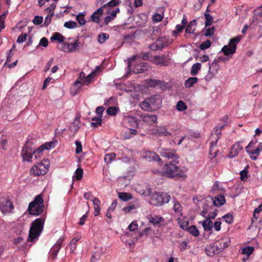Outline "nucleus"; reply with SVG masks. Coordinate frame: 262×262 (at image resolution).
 I'll use <instances>...</instances> for the list:
<instances>
[{"mask_svg": "<svg viewBox=\"0 0 262 262\" xmlns=\"http://www.w3.org/2000/svg\"><path fill=\"white\" fill-rule=\"evenodd\" d=\"M239 151H240L238 150V149H237L236 148H235V146L232 145V146L231 148V150L229 152V153L228 154L227 156L229 158H232L235 157L238 155Z\"/></svg>", "mask_w": 262, "mask_h": 262, "instance_id": "obj_42", "label": "nucleus"}, {"mask_svg": "<svg viewBox=\"0 0 262 262\" xmlns=\"http://www.w3.org/2000/svg\"><path fill=\"white\" fill-rule=\"evenodd\" d=\"M123 123L127 127L135 128L138 126V120L135 117L125 116L123 118Z\"/></svg>", "mask_w": 262, "mask_h": 262, "instance_id": "obj_14", "label": "nucleus"}, {"mask_svg": "<svg viewBox=\"0 0 262 262\" xmlns=\"http://www.w3.org/2000/svg\"><path fill=\"white\" fill-rule=\"evenodd\" d=\"M102 255L101 250L99 249L96 251L94 252L92 255L91 261L92 262H97L98 260H99Z\"/></svg>", "mask_w": 262, "mask_h": 262, "instance_id": "obj_38", "label": "nucleus"}, {"mask_svg": "<svg viewBox=\"0 0 262 262\" xmlns=\"http://www.w3.org/2000/svg\"><path fill=\"white\" fill-rule=\"evenodd\" d=\"M211 41L210 40H206V41L203 42L200 46V48L202 50H204L205 49H207L209 48L211 46Z\"/></svg>", "mask_w": 262, "mask_h": 262, "instance_id": "obj_56", "label": "nucleus"}, {"mask_svg": "<svg viewBox=\"0 0 262 262\" xmlns=\"http://www.w3.org/2000/svg\"><path fill=\"white\" fill-rule=\"evenodd\" d=\"M213 225V223L209 218H206L202 222V225L205 231H211Z\"/></svg>", "mask_w": 262, "mask_h": 262, "instance_id": "obj_29", "label": "nucleus"}, {"mask_svg": "<svg viewBox=\"0 0 262 262\" xmlns=\"http://www.w3.org/2000/svg\"><path fill=\"white\" fill-rule=\"evenodd\" d=\"M210 208V207H209L207 205L204 204L203 206V210L201 213V215L202 216L206 217V214L208 213V211Z\"/></svg>", "mask_w": 262, "mask_h": 262, "instance_id": "obj_64", "label": "nucleus"}, {"mask_svg": "<svg viewBox=\"0 0 262 262\" xmlns=\"http://www.w3.org/2000/svg\"><path fill=\"white\" fill-rule=\"evenodd\" d=\"M63 26L64 27L70 29L76 28L78 27L77 23L72 20L66 21Z\"/></svg>", "mask_w": 262, "mask_h": 262, "instance_id": "obj_47", "label": "nucleus"}, {"mask_svg": "<svg viewBox=\"0 0 262 262\" xmlns=\"http://www.w3.org/2000/svg\"><path fill=\"white\" fill-rule=\"evenodd\" d=\"M173 209L175 213H180L182 211V206L178 201H173Z\"/></svg>", "mask_w": 262, "mask_h": 262, "instance_id": "obj_52", "label": "nucleus"}, {"mask_svg": "<svg viewBox=\"0 0 262 262\" xmlns=\"http://www.w3.org/2000/svg\"><path fill=\"white\" fill-rule=\"evenodd\" d=\"M54 15V12H51V13H48L47 16L45 17V21L43 23V26L47 27L49 26L51 23V19L52 17Z\"/></svg>", "mask_w": 262, "mask_h": 262, "instance_id": "obj_45", "label": "nucleus"}, {"mask_svg": "<svg viewBox=\"0 0 262 262\" xmlns=\"http://www.w3.org/2000/svg\"><path fill=\"white\" fill-rule=\"evenodd\" d=\"M79 43L80 42L78 40H76L73 43L66 42V45L68 47V52H75Z\"/></svg>", "mask_w": 262, "mask_h": 262, "instance_id": "obj_28", "label": "nucleus"}, {"mask_svg": "<svg viewBox=\"0 0 262 262\" xmlns=\"http://www.w3.org/2000/svg\"><path fill=\"white\" fill-rule=\"evenodd\" d=\"M144 157L148 161H161L159 156L155 152L147 151L145 152Z\"/></svg>", "mask_w": 262, "mask_h": 262, "instance_id": "obj_20", "label": "nucleus"}, {"mask_svg": "<svg viewBox=\"0 0 262 262\" xmlns=\"http://www.w3.org/2000/svg\"><path fill=\"white\" fill-rule=\"evenodd\" d=\"M204 16L205 18V27L210 26L213 22V17L208 13H204Z\"/></svg>", "mask_w": 262, "mask_h": 262, "instance_id": "obj_43", "label": "nucleus"}, {"mask_svg": "<svg viewBox=\"0 0 262 262\" xmlns=\"http://www.w3.org/2000/svg\"><path fill=\"white\" fill-rule=\"evenodd\" d=\"M103 12L102 7L98 8L91 16L92 21L95 23H99Z\"/></svg>", "mask_w": 262, "mask_h": 262, "instance_id": "obj_21", "label": "nucleus"}, {"mask_svg": "<svg viewBox=\"0 0 262 262\" xmlns=\"http://www.w3.org/2000/svg\"><path fill=\"white\" fill-rule=\"evenodd\" d=\"M187 230L190 234L195 237L198 236L200 234L199 231L195 225H191L188 227Z\"/></svg>", "mask_w": 262, "mask_h": 262, "instance_id": "obj_35", "label": "nucleus"}, {"mask_svg": "<svg viewBox=\"0 0 262 262\" xmlns=\"http://www.w3.org/2000/svg\"><path fill=\"white\" fill-rule=\"evenodd\" d=\"M118 197L122 201H127L132 198V195L130 193L126 192H119Z\"/></svg>", "mask_w": 262, "mask_h": 262, "instance_id": "obj_39", "label": "nucleus"}, {"mask_svg": "<svg viewBox=\"0 0 262 262\" xmlns=\"http://www.w3.org/2000/svg\"><path fill=\"white\" fill-rule=\"evenodd\" d=\"M57 143V141L56 140H54L51 142H46L45 144L41 145L43 146V148H44L45 150H49L54 148Z\"/></svg>", "mask_w": 262, "mask_h": 262, "instance_id": "obj_34", "label": "nucleus"}, {"mask_svg": "<svg viewBox=\"0 0 262 262\" xmlns=\"http://www.w3.org/2000/svg\"><path fill=\"white\" fill-rule=\"evenodd\" d=\"M49 167V161L47 159H43L42 162L33 165L30 170L31 174L34 176L45 175L48 171Z\"/></svg>", "mask_w": 262, "mask_h": 262, "instance_id": "obj_5", "label": "nucleus"}, {"mask_svg": "<svg viewBox=\"0 0 262 262\" xmlns=\"http://www.w3.org/2000/svg\"><path fill=\"white\" fill-rule=\"evenodd\" d=\"M146 83L150 88H155L159 86L162 90H164L166 88V83L164 81L160 80L147 79L146 80Z\"/></svg>", "mask_w": 262, "mask_h": 262, "instance_id": "obj_10", "label": "nucleus"}, {"mask_svg": "<svg viewBox=\"0 0 262 262\" xmlns=\"http://www.w3.org/2000/svg\"><path fill=\"white\" fill-rule=\"evenodd\" d=\"M148 219L149 222L156 227H161L162 223L164 222V219L163 217L156 214H150L148 217Z\"/></svg>", "mask_w": 262, "mask_h": 262, "instance_id": "obj_13", "label": "nucleus"}, {"mask_svg": "<svg viewBox=\"0 0 262 262\" xmlns=\"http://www.w3.org/2000/svg\"><path fill=\"white\" fill-rule=\"evenodd\" d=\"M224 126L225 125H222L220 128H215V133L212 134L210 136L211 141L214 140V142H217L221 136V130L224 128Z\"/></svg>", "mask_w": 262, "mask_h": 262, "instance_id": "obj_23", "label": "nucleus"}, {"mask_svg": "<svg viewBox=\"0 0 262 262\" xmlns=\"http://www.w3.org/2000/svg\"><path fill=\"white\" fill-rule=\"evenodd\" d=\"M162 105L161 97L159 95H155L146 98L139 103V106L144 111L154 112L160 108Z\"/></svg>", "mask_w": 262, "mask_h": 262, "instance_id": "obj_1", "label": "nucleus"}, {"mask_svg": "<svg viewBox=\"0 0 262 262\" xmlns=\"http://www.w3.org/2000/svg\"><path fill=\"white\" fill-rule=\"evenodd\" d=\"M198 81V78L196 77H189L185 82V86L187 88H190L192 87L194 84L196 83Z\"/></svg>", "mask_w": 262, "mask_h": 262, "instance_id": "obj_27", "label": "nucleus"}, {"mask_svg": "<svg viewBox=\"0 0 262 262\" xmlns=\"http://www.w3.org/2000/svg\"><path fill=\"white\" fill-rule=\"evenodd\" d=\"M32 21L34 25H39L42 23L43 17L40 16H35Z\"/></svg>", "mask_w": 262, "mask_h": 262, "instance_id": "obj_61", "label": "nucleus"}, {"mask_svg": "<svg viewBox=\"0 0 262 262\" xmlns=\"http://www.w3.org/2000/svg\"><path fill=\"white\" fill-rule=\"evenodd\" d=\"M83 83V82L79 79L74 82L73 85L71 88V91L74 95L77 93L78 90L81 88Z\"/></svg>", "mask_w": 262, "mask_h": 262, "instance_id": "obj_30", "label": "nucleus"}, {"mask_svg": "<svg viewBox=\"0 0 262 262\" xmlns=\"http://www.w3.org/2000/svg\"><path fill=\"white\" fill-rule=\"evenodd\" d=\"M154 59L155 60V63L157 65L161 64L163 66L166 65V60L163 56H156L154 57Z\"/></svg>", "mask_w": 262, "mask_h": 262, "instance_id": "obj_37", "label": "nucleus"}, {"mask_svg": "<svg viewBox=\"0 0 262 262\" xmlns=\"http://www.w3.org/2000/svg\"><path fill=\"white\" fill-rule=\"evenodd\" d=\"M80 238L74 237L72 239L69 244L70 248L73 251L76 248V244L79 241Z\"/></svg>", "mask_w": 262, "mask_h": 262, "instance_id": "obj_57", "label": "nucleus"}, {"mask_svg": "<svg viewBox=\"0 0 262 262\" xmlns=\"http://www.w3.org/2000/svg\"><path fill=\"white\" fill-rule=\"evenodd\" d=\"M75 145L76 146V148L75 149V152L77 154H79L82 150V146L81 143L80 141L77 140L75 141Z\"/></svg>", "mask_w": 262, "mask_h": 262, "instance_id": "obj_59", "label": "nucleus"}, {"mask_svg": "<svg viewBox=\"0 0 262 262\" xmlns=\"http://www.w3.org/2000/svg\"><path fill=\"white\" fill-rule=\"evenodd\" d=\"M93 205L94 207V215L95 216H98L100 214L101 208H100V202L97 198H94Z\"/></svg>", "mask_w": 262, "mask_h": 262, "instance_id": "obj_26", "label": "nucleus"}, {"mask_svg": "<svg viewBox=\"0 0 262 262\" xmlns=\"http://www.w3.org/2000/svg\"><path fill=\"white\" fill-rule=\"evenodd\" d=\"M62 241L59 239L50 250V254L54 259L56 258L57 254L62 247Z\"/></svg>", "mask_w": 262, "mask_h": 262, "instance_id": "obj_16", "label": "nucleus"}, {"mask_svg": "<svg viewBox=\"0 0 262 262\" xmlns=\"http://www.w3.org/2000/svg\"><path fill=\"white\" fill-rule=\"evenodd\" d=\"M179 160H172L169 163H166L162 169V173L168 177L172 178L174 177L182 178L183 174L181 173L182 170L177 166Z\"/></svg>", "mask_w": 262, "mask_h": 262, "instance_id": "obj_3", "label": "nucleus"}, {"mask_svg": "<svg viewBox=\"0 0 262 262\" xmlns=\"http://www.w3.org/2000/svg\"><path fill=\"white\" fill-rule=\"evenodd\" d=\"M44 209L43 200L40 195H36L34 200L29 203L28 211L29 214L38 216L43 213Z\"/></svg>", "mask_w": 262, "mask_h": 262, "instance_id": "obj_4", "label": "nucleus"}, {"mask_svg": "<svg viewBox=\"0 0 262 262\" xmlns=\"http://www.w3.org/2000/svg\"><path fill=\"white\" fill-rule=\"evenodd\" d=\"M156 134L159 136H170L171 133L168 132L165 126H159L157 128Z\"/></svg>", "mask_w": 262, "mask_h": 262, "instance_id": "obj_25", "label": "nucleus"}, {"mask_svg": "<svg viewBox=\"0 0 262 262\" xmlns=\"http://www.w3.org/2000/svg\"><path fill=\"white\" fill-rule=\"evenodd\" d=\"M93 122L91 123V126L93 127H97L101 125V118L100 117H93L92 119Z\"/></svg>", "mask_w": 262, "mask_h": 262, "instance_id": "obj_44", "label": "nucleus"}, {"mask_svg": "<svg viewBox=\"0 0 262 262\" xmlns=\"http://www.w3.org/2000/svg\"><path fill=\"white\" fill-rule=\"evenodd\" d=\"M218 245L214 242L213 244H210L205 249V252L207 255L213 256L215 255L219 254L222 252Z\"/></svg>", "mask_w": 262, "mask_h": 262, "instance_id": "obj_11", "label": "nucleus"}, {"mask_svg": "<svg viewBox=\"0 0 262 262\" xmlns=\"http://www.w3.org/2000/svg\"><path fill=\"white\" fill-rule=\"evenodd\" d=\"M83 171L81 168H78L75 172V177L77 180H80L83 177Z\"/></svg>", "mask_w": 262, "mask_h": 262, "instance_id": "obj_51", "label": "nucleus"}, {"mask_svg": "<svg viewBox=\"0 0 262 262\" xmlns=\"http://www.w3.org/2000/svg\"><path fill=\"white\" fill-rule=\"evenodd\" d=\"M118 111V108L115 106L109 107L106 110V113L107 114L111 116H115L117 114Z\"/></svg>", "mask_w": 262, "mask_h": 262, "instance_id": "obj_53", "label": "nucleus"}, {"mask_svg": "<svg viewBox=\"0 0 262 262\" xmlns=\"http://www.w3.org/2000/svg\"><path fill=\"white\" fill-rule=\"evenodd\" d=\"M109 38V35L106 33H100L97 36L98 42L100 43H103Z\"/></svg>", "mask_w": 262, "mask_h": 262, "instance_id": "obj_33", "label": "nucleus"}, {"mask_svg": "<svg viewBox=\"0 0 262 262\" xmlns=\"http://www.w3.org/2000/svg\"><path fill=\"white\" fill-rule=\"evenodd\" d=\"M141 117L142 120L149 125H154L157 122V116L155 115L142 114Z\"/></svg>", "mask_w": 262, "mask_h": 262, "instance_id": "obj_15", "label": "nucleus"}, {"mask_svg": "<svg viewBox=\"0 0 262 262\" xmlns=\"http://www.w3.org/2000/svg\"><path fill=\"white\" fill-rule=\"evenodd\" d=\"M45 223V219L43 218L36 219L31 225L29 230L28 242H34L38 240V237L41 233Z\"/></svg>", "mask_w": 262, "mask_h": 262, "instance_id": "obj_2", "label": "nucleus"}, {"mask_svg": "<svg viewBox=\"0 0 262 262\" xmlns=\"http://www.w3.org/2000/svg\"><path fill=\"white\" fill-rule=\"evenodd\" d=\"M241 180L242 181H244L246 180L248 178V171L246 170V168H245L244 170H242L240 173Z\"/></svg>", "mask_w": 262, "mask_h": 262, "instance_id": "obj_60", "label": "nucleus"}, {"mask_svg": "<svg viewBox=\"0 0 262 262\" xmlns=\"http://www.w3.org/2000/svg\"><path fill=\"white\" fill-rule=\"evenodd\" d=\"M14 207L13 203L8 198L0 199V211L3 215H7L13 212Z\"/></svg>", "mask_w": 262, "mask_h": 262, "instance_id": "obj_7", "label": "nucleus"}, {"mask_svg": "<svg viewBox=\"0 0 262 262\" xmlns=\"http://www.w3.org/2000/svg\"><path fill=\"white\" fill-rule=\"evenodd\" d=\"M217 142H214V140H212L210 143V149L209 151V154L211 156H213V158H215L216 155L217 153L218 152V150H215L214 151L213 148L216 146Z\"/></svg>", "mask_w": 262, "mask_h": 262, "instance_id": "obj_41", "label": "nucleus"}, {"mask_svg": "<svg viewBox=\"0 0 262 262\" xmlns=\"http://www.w3.org/2000/svg\"><path fill=\"white\" fill-rule=\"evenodd\" d=\"M215 242L220 247V249L223 251L224 249L227 248L229 246L230 243V239L229 237L225 236L222 237Z\"/></svg>", "mask_w": 262, "mask_h": 262, "instance_id": "obj_17", "label": "nucleus"}, {"mask_svg": "<svg viewBox=\"0 0 262 262\" xmlns=\"http://www.w3.org/2000/svg\"><path fill=\"white\" fill-rule=\"evenodd\" d=\"M256 141L251 140L249 144L245 147L246 152L250 155L251 159L256 160L262 150V145H259L256 149H253L254 145L256 144Z\"/></svg>", "mask_w": 262, "mask_h": 262, "instance_id": "obj_9", "label": "nucleus"}, {"mask_svg": "<svg viewBox=\"0 0 262 262\" xmlns=\"http://www.w3.org/2000/svg\"><path fill=\"white\" fill-rule=\"evenodd\" d=\"M213 204L218 207L223 206L226 202L225 196L223 194H219L215 196L213 199L211 198Z\"/></svg>", "mask_w": 262, "mask_h": 262, "instance_id": "obj_18", "label": "nucleus"}, {"mask_svg": "<svg viewBox=\"0 0 262 262\" xmlns=\"http://www.w3.org/2000/svg\"><path fill=\"white\" fill-rule=\"evenodd\" d=\"M170 199L171 196L167 193L155 192L151 194L150 203L155 206H161L168 203Z\"/></svg>", "mask_w": 262, "mask_h": 262, "instance_id": "obj_6", "label": "nucleus"}, {"mask_svg": "<svg viewBox=\"0 0 262 262\" xmlns=\"http://www.w3.org/2000/svg\"><path fill=\"white\" fill-rule=\"evenodd\" d=\"M176 108L178 111L182 112L187 109V106L183 101L180 100L177 103Z\"/></svg>", "mask_w": 262, "mask_h": 262, "instance_id": "obj_48", "label": "nucleus"}, {"mask_svg": "<svg viewBox=\"0 0 262 262\" xmlns=\"http://www.w3.org/2000/svg\"><path fill=\"white\" fill-rule=\"evenodd\" d=\"M163 18V15L159 13H156L152 16L153 21L155 22H160Z\"/></svg>", "mask_w": 262, "mask_h": 262, "instance_id": "obj_62", "label": "nucleus"}, {"mask_svg": "<svg viewBox=\"0 0 262 262\" xmlns=\"http://www.w3.org/2000/svg\"><path fill=\"white\" fill-rule=\"evenodd\" d=\"M121 3L120 0H111L110 2L106 4L103 5L102 8H105L107 7H112L119 5Z\"/></svg>", "mask_w": 262, "mask_h": 262, "instance_id": "obj_50", "label": "nucleus"}, {"mask_svg": "<svg viewBox=\"0 0 262 262\" xmlns=\"http://www.w3.org/2000/svg\"><path fill=\"white\" fill-rule=\"evenodd\" d=\"M116 157V154L114 152L106 154L104 157V161L107 164L111 163L113 159Z\"/></svg>", "mask_w": 262, "mask_h": 262, "instance_id": "obj_46", "label": "nucleus"}, {"mask_svg": "<svg viewBox=\"0 0 262 262\" xmlns=\"http://www.w3.org/2000/svg\"><path fill=\"white\" fill-rule=\"evenodd\" d=\"M43 146L41 145L33 151L34 156L35 159L40 158L42 155V151L44 150Z\"/></svg>", "mask_w": 262, "mask_h": 262, "instance_id": "obj_40", "label": "nucleus"}, {"mask_svg": "<svg viewBox=\"0 0 262 262\" xmlns=\"http://www.w3.org/2000/svg\"><path fill=\"white\" fill-rule=\"evenodd\" d=\"M160 153L162 157L177 160L179 159V156L177 155L176 151L171 149H162Z\"/></svg>", "mask_w": 262, "mask_h": 262, "instance_id": "obj_12", "label": "nucleus"}, {"mask_svg": "<svg viewBox=\"0 0 262 262\" xmlns=\"http://www.w3.org/2000/svg\"><path fill=\"white\" fill-rule=\"evenodd\" d=\"M96 72L94 71L92 72L91 74L88 75L86 77L85 76V79L84 81V83L86 85H88L91 82L93 77L95 75Z\"/></svg>", "mask_w": 262, "mask_h": 262, "instance_id": "obj_58", "label": "nucleus"}, {"mask_svg": "<svg viewBox=\"0 0 262 262\" xmlns=\"http://www.w3.org/2000/svg\"><path fill=\"white\" fill-rule=\"evenodd\" d=\"M21 155L23 158L24 160L27 161H30L32 159L34 154L33 151L32 150H28L26 149H25L24 148H23L21 150Z\"/></svg>", "mask_w": 262, "mask_h": 262, "instance_id": "obj_22", "label": "nucleus"}, {"mask_svg": "<svg viewBox=\"0 0 262 262\" xmlns=\"http://www.w3.org/2000/svg\"><path fill=\"white\" fill-rule=\"evenodd\" d=\"M76 20L80 25H84L86 23L84 19V15L82 13H80L76 16Z\"/></svg>", "mask_w": 262, "mask_h": 262, "instance_id": "obj_55", "label": "nucleus"}, {"mask_svg": "<svg viewBox=\"0 0 262 262\" xmlns=\"http://www.w3.org/2000/svg\"><path fill=\"white\" fill-rule=\"evenodd\" d=\"M64 39V37L61 33L58 32L54 33L50 38L51 41H57L59 42H63Z\"/></svg>", "mask_w": 262, "mask_h": 262, "instance_id": "obj_31", "label": "nucleus"}, {"mask_svg": "<svg viewBox=\"0 0 262 262\" xmlns=\"http://www.w3.org/2000/svg\"><path fill=\"white\" fill-rule=\"evenodd\" d=\"M23 148L28 150H32L34 151L35 147L33 146V143L32 141L28 140L26 144L24 145Z\"/></svg>", "mask_w": 262, "mask_h": 262, "instance_id": "obj_49", "label": "nucleus"}, {"mask_svg": "<svg viewBox=\"0 0 262 262\" xmlns=\"http://www.w3.org/2000/svg\"><path fill=\"white\" fill-rule=\"evenodd\" d=\"M241 37L236 36L230 40L228 46H224L222 51L225 55L234 54L236 51L237 44L240 41Z\"/></svg>", "mask_w": 262, "mask_h": 262, "instance_id": "obj_8", "label": "nucleus"}, {"mask_svg": "<svg viewBox=\"0 0 262 262\" xmlns=\"http://www.w3.org/2000/svg\"><path fill=\"white\" fill-rule=\"evenodd\" d=\"M225 222L229 224L233 222V216L232 213H228L223 216Z\"/></svg>", "mask_w": 262, "mask_h": 262, "instance_id": "obj_54", "label": "nucleus"}, {"mask_svg": "<svg viewBox=\"0 0 262 262\" xmlns=\"http://www.w3.org/2000/svg\"><path fill=\"white\" fill-rule=\"evenodd\" d=\"M254 251V247L252 246H247L244 247L242 251V253L246 254L247 256V259L248 258L249 256L251 254L253 253Z\"/></svg>", "mask_w": 262, "mask_h": 262, "instance_id": "obj_36", "label": "nucleus"}, {"mask_svg": "<svg viewBox=\"0 0 262 262\" xmlns=\"http://www.w3.org/2000/svg\"><path fill=\"white\" fill-rule=\"evenodd\" d=\"M215 28L214 27L208 28L204 34L205 36H211L214 34Z\"/></svg>", "mask_w": 262, "mask_h": 262, "instance_id": "obj_63", "label": "nucleus"}, {"mask_svg": "<svg viewBox=\"0 0 262 262\" xmlns=\"http://www.w3.org/2000/svg\"><path fill=\"white\" fill-rule=\"evenodd\" d=\"M202 67V64L200 63L196 62L194 64H193L190 70V74L192 76H195L196 75L199 71L200 70Z\"/></svg>", "mask_w": 262, "mask_h": 262, "instance_id": "obj_32", "label": "nucleus"}, {"mask_svg": "<svg viewBox=\"0 0 262 262\" xmlns=\"http://www.w3.org/2000/svg\"><path fill=\"white\" fill-rule=\"evenodd\" d=\"M148 67L149 65L147 62H140L135 66L134 72L136 73H141L147 70Z\"/></svg>", "mask_w": 262, "mask_h": 262, "instance_id": "obj_19", "label": "nucleus"}, {"mask_svg": "<svg viewBox=\"0 0 262 262\" xmlns=\"http://www.w3.org/2000/svg\"><path fill=\"white\" fill-rule=\"evenodd\" d=\"M196 21L195 19H193L190 21L186 27L185 30L186 33L188 34L193 33L196 29Z\"/></svg>", "mask_w": 262, "mask_h": 262, "instance_id": "obj_24", "label": "nucleus"}]
</instances>
